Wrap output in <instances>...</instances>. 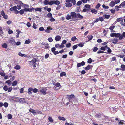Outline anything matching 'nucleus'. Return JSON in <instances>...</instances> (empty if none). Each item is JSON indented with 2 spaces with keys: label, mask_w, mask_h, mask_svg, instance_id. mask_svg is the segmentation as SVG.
Listing matches in <instances>:
<instances>
[{
  "label": "nucleus",
  "mask_w": 125,
  "mask_h": 125,
  "mask_svg": "<svg viewBox=\"0 0 125 125\" xmlns=\"http://www.w3.org/2000/svg\"><path fill=\"white\" fill-rule=\"evenodd\" d=\"M66 5L65 6L66 7H71L72 6V4L70 2L66 3H65Z\"/></svg>",
  "instance_id": "obj_14"
},
{
  "label": "nucleus",
  "mask_w": 125,
  "mask_h": 125,
  "mask_svg": "<svg viewBox=\"0 0 125 125\" xmlns=\"http://www.w3.org/2000/svg\"><path fill=\"white\" fill-rule=\"evenodd\" d=\"M60 3V2L58 0H54V4L58 5Z\"/></svg>",
  "instance_id": "obj_21"
},
{
  "label": "nucleus",
  "mask_w": 125,
  "mask_h": 125,
  "mask_svg": "<svg viewBox=\"0 0 125 125\" xmlns=\"http://www.w3.org/2000/svg\"><path fill=\"white\" fill-rule=\"evenodd\" d=\"M73 12H72L71 13L70 15L68 14L67 15L66 17V18L68 20H69L70 19L72 18L74 21V17H73Z\"/></svg>",
  "instance_id": "obj_5"
},
{
  "label": "nucleus",
  "mask_w": 125,
  "mask_h": 125,
  "mask_svg": "<svg viewBox=\"0 0 125 125\" xmlns=\"http://www.w3.org/2000/svg\"><path fill=\"white\" fill-rule=\"evenodd\" d=\"M48 119L49 121L50 122H52L53 121V120L52 117H50L48 118Z\"/></svg>",
  "instance_id": "obj_42"
},
{
  "label": "nucleus",
  "mask_w": 125,
  "mask_h": 125,
  "mask_svg": "<svg viewBox=\"0 0 125 125\" xmlns=\"http://www.w3.org/2000/svg\"><path fill=\"white\" fill-rule=\"evenodd\" d=\"M100 4L99 3H98L96 6L95 7V8L96 9H97L100 7Z\"/></svg>",
  "instance_id": "obj_63"
},
{
  "label": "nucleus",
  "mask_w": 125,
  "mask_h": 125,
  "mask_svg": "<svg viewBox=\"0 0 125 125\" xmlns=\"http://www.w3.org/2000/svg\"><path fill=\"white\" fill-rule=\"evenodd\" d=\"M37 25L35 23H34L33 26V27L34 29H36L37 28L36 27Z\"/></svg>",
  "instance_id": "obj_62"
},
{
  "label": "nucleus",
  "mask_w": 125,
  "mask_h": 125,
  "mask_svg": "<svg viewBox=\"0 0 125 125\" xmlns=\"http://www.w3.org/2000/svg\"><path fill=\"white\" fill-rule=\"evenodd\" d=\"M115 2L112 1L109 4V6L111 7H113L115 5Z\"/></svg>",
  "instance_id": "obj_20"
},
{
  "label": "nucleus",
  "mask_w": 125,
  "mask_h": 125,
  "mask_svg": "<svg viewBox=\"0 0 125 125\" xmlns=\"http://www.w3.org/2000/svg\"><path fill=\"white\" fill-rule=\"evenodd\" d=\"M46 88H42L41 89L38 91V92L42 93V94L45 95L46 94Z\"/></svg>",
  "instance_id": "obj_3"
},
{
  "label": "nucleus",
  "mask_w": 125,
  "mask_h": 125,
  "mask_svg": "<svg viewBox=\"0 0 125 125\" xmlns=\"http://www.w3.org/2000/svg\"><path fill=\"white\" fill-rule=\"evenodd\" d=\"M47 16L49 18H51L52 17V15L51 13H49L47 14Z\"/></svg>",
  "instance_id": "obj_44"
},
{
  "label": "nucleus",
  "mask_w": 125,
  "mask_h": 125,
  "mask_svg": "<svg viewBox=\"0 0 125 125\" xmlns=\"http://www.w3.org/2000/svg\"><path fill=\"white\" fill-rule=\"evenodd\" d=\"M35 113H34V115H37L39 114H42V112L40 111H39L38 110H35Z\"/></svg>",
  "instance_id": "obj_15"
},
{
  "label": "nucleus",
  "mask_w": 125,
  "mask_h": 125,
  "mask_svg": "<svg viewBox=\"0 0 125 125\" xmlns=\"http://www.w3.org/2000/svg\"><path fill=\"white\" fill-rule=\"evenodd\" d=\"M82 2L84 3H87V1H89L90 0H81Z\"/></svg>",
  "instance_id": "obj_43"
},
{
  "label": "nucleus",
  "mask_w": 125,
  "mask_h": 125,
  "mask_svg": "<svg viewBox=\"0 0 125 125\" xmlns=\"http://www.w3.org/2000/svg\"><path fill=\"white\" fill-rule=\"evenodd\" d=\"M121 67L122 69H120L122 71H124L125 70V65L122 64L121 65Z\"/></svg>",
  "instance_id": "obj_29"
},
{
  "label": "nucleus",
  "mask_w": 125,
  "mask_h": 125,
  "mask_svg": "<svg viewBox=\"0 0 125 125\" xmlns=\"http://www.w3.org/2000/svg\"><path fill=\"white\" fill-rule=\"evenodd\" d=\"M24 10H25V12H31L32 11L34 10V8L32 7L31 8H25L24 9Z\"/></svg>",
  "instance_id": "obj_8"
},
{
  "label": "nucleus",
  "mask_w": 125,
  "mask_h": 125,
  "mask_svg": "<svg viewBox=\"0 0 125 125\" xmlns=\"http://www.w3.org/2000/svg\"><path fill=\"white\" fill-rule=\"evenodd\" d=\"M54 4V0L49 2V5H52Z\"/></svg>",
  "instance_id": "obj_50"
},
{
  "label": "nucleus",
  "mask_w": 125,
  "mask_h": 125,
  "mask_svg": "<svg viewBox=\"0 0 125 125\" xmlns=\"http://www.w3.org/2000/svg\"><path fill=\"white\" fill-rule=\"evenodd\" d=\"M6 83H8L9 85H10L12 83V82L10 80H9L6 82Z\"/></svg>",
  "instance_id": "obj_30"
},
{
  "label": "nucleus",
  "mask_w": 125,
  "mask_h": 125,
  "mask_svg": "<svg viewBox=\"0 0 125 125\" xmlns=\"http://www.w3.org/2000/svg\"><path fill=\"white\" fill-rule=\"evenodd\" d=\"M63 44L62 43H61V45H60L59 48L61 49L63 48L64 47V46Z\"/></svg>",
  "instance_id": "obj_59"
},
{
  "label": "nucleus",
  "mask_w": 125,
  "mask_h": 125,
  "mask_svg": "<svg viewBox=\"0 0 125 125\" xmlns=\"http://www.w3.org/2000/svg\"><path fill=\"white\" fill-rule=\"evenodd\" d=\"M87 37L88 38V41L92 40L93 38V37L92 35L88 36Z\"/></svg>",
  "instance_id": "obj_31"
},
{
  "label": "nucleus",
  "mask_w": 125,
  "mask_h": 125,
  "mask_svg": "<svg viewBox=\"0 0 125 125\" xmlns=\"http://www.w3.org/2000/svg\"><path fill=\"white\" fill-rule=\"evenodd\" d=\"M55 20L54 19L53 17H52L50 19V21L51 22H52L54 21Z\"/></svg>",
  "instance_id": "obj_64"
},
{
  "label": "nucleus",
  "mask_w": 125,
  "mask_h": 125,
  "mask_svg": "<svg viewBox=\"0 0 125 125\" xmlns=\"http://www.w3.org/2000/svg\"><path fill=\"white\" fill-rule=\"evenodd\" d=\"M121 36V34L120 33H115V37H119H119Z\"/></svg>",
  "instance_id": "obj_28"
},
{
  "label": "nucleus",
  "mask_w": 125,
  "mask_h": 125,
  "mask_svg": "<svg viewBox=\"0 0 125 125\" xmlns=\"http://www.w3.org/2000/svg\"><path fill=\"white\" fill-rule=\"evenodd\" d=\"M1 14L5 19H8V16L7 15L5 14L4 11L3 10L1 12Z\"/></svg>",
  "instance_id": "obj_6"
},
{
  "label": "nucleus",
  "mask_w": 125,
  "mask_h": 125,
  "mask_svg": "<svg viewBox=\"0 0 125 125\" xmlns=\"http://www.w3.org/2000/svg\"><path fill=\"white\" fill-rule=\"evenodd\" d=\"M93 66L91 65H88L87 67H85V69L86 70H89L90 68H92Z\"/></svg>",
  "instance_id": "obj_17"
},
{
  "label": "nucleus",
  "mask_w": 125,
  "mask_h": 125,
  "mask_svg": "<svg viewBox=\"0 0 125 125\" xmlns=\"http://www.w3.org/2000/svg\"><path fill=\"white\" fill-rule=\"evenodd\" d=\"M115 26H111L110 27L109 29H110L111 31H113V29L114 28Z\"/></svg>",
  "instance_id": "obj_57"
},
{
  "label": "nucleus",
  "mask_w": 125,
  "mask_h": 125,
  "mask_svg": "<svg viewBox=\"0 0 125 125\" xmlns=\"http://www.w3.org/2000/svg\"><path fill=\"white\" fill-rule=\"evenodd\" d=\"M17 9V7L16 6H15L9 9L10 11H15Z\"/></svg>",
  "instance_id": "obj_12"
},
{
  "label": "nucleus",
  "mask_w": 125,
  "mask_h": 125,
  "mask_svg": "<svg viewBox=\"0 0 125 125\" xmlns=\"http://www.w3.org/2000/svg\"><path fill=\"white\" fill-rule=\"evenodd\" d=\"M102 7L104 9H108L109 8L108 6H105L104 4H103L102 5Z\"/></svg>",
  "instance_id": "obj_47"
},
{
  "label": "nucleus",
  "mask_w": 125,
  "mask_h": 125,
  "mask_svg": "<svg viewBox=\"0 0 125 125\" xmlns=\"http://www.w3.org/2000/svg\"><path fill=\"white\" fill-rule=\"evenodd\" d=\"M20 66L19 65H16L14 67V68L17 70L20 69Z\"/></svg>",
  "instance_id": "obj_32"
},
{
  "label": "nucleus",
  "mask_w": 125,
  "mask_h": 125,
  "mask_svg": "<svg viewBox=\"0 0 125 125\" xmlns=\"http://www.w3.org/2000/svg\"><path fill=\"white\" fill-rule=\"evenodd\" d=\"M48 40L49 42H52L53 41L52 38L51 37H50L48 38Z\"/></svg>",
  "instance_id": "obj_60"
},
{
  "label": "nucleus",
  "mask_w": 125,
  "mask_h": 125,
  "mask_svg": "<svg viewBox=\"0 0 125 125\" xmlns=\"http://www.w3.org/2000/svg\"><path fill=\"white\" fill-rule=\"evenodd\" d=\"M123 37H125V32H123L122 33V35H121V36L119 37V40H122Z\"/></svg>",
  "instance_id": "obj_18"
},
{
  "label": "nucleus",
  "mask_w": 125,
  "mask_h": 125,
  "mask_svg": "<svg viewBox=\"0 0 125 125\" xmlns=\"http://www.w3.org/2000/svg\"><path fill=\"white\" fill-rule=\"evenodd\" d=\"M84 43H82L79 44H78V46L81 47H82L84 46Z\"/></svg>",
  "instance_id": "obj_48"
},
{
  "label": "nucleus",
  "mask_w": 125,
  "mask_h": 125,
  "mask_svg": "<svg viewBox=\"0 0 125 125\" xmlns=\"http://www.w3.org/2000/svg\"><path fill=\"white\" fill-rule=\"evenodd\" d=\"M25 12L24 9L21 10L19 11L20 14L21 15H23L24 14V12Z\"/></svg>",
  "instance_id": "obj_19"
},
{
  "label": "nucleus",
  "mask_w": 125,
  "mask_h": 125,
  "mask_svg": "<svg viewBox=\"0 0 125 125\" xmlns=\"http://www.w3.org/2000/svg\"><path fill=\"white\" fill-rule=\"evenodd\" d=\"M92 62V60L91 58H89L88 60V63H91Z\"/></svg>",
  "instance_id": "obj_53"
},
{
  "label": "nucleus",
  "mask_w": 125,
  "mask_h": 125,
  "mask_svg": "<svg viewBox=\"0 0 125 125\" xmlns=\"http://www.w3.org/2000/svg\"><path fill=\"white\" fill-rule=\"evenodd\" d=\"M101 114H97L95 115V116L97 118H100L101 117Z\"/></svg>",
  "instance_id": "obj_52"
},
{
  "label": "nucleus",
  "mask_w": 125,
  "mask_h": 125,
  "mask_svg": "<svg viewBox=\"0 0 125 125\" xmlns=\"http://www.w3.org/2000/svg\"><path fill=\"white\" fill-rule=\"evenodd\" d=\"M75 96L73 94H72L71 95H68L67 98L69 99V102H71L73 103L72 100L74 99Z\"/></svg>",
  "instance_id": "obj_4"
},
{
  "label": "nucleus",
  "mask_w": 125,
  "mask_h": 125,
  "mask_svg": "<svg viewBox=\"0 0 125 125\" xmlns=\"http://www.w3.org/2000/svg\"><path fill=\"white\" fill-rule=\"evenodd\" d=\"M91 11L93 13H94L95 14H96L97 12V11L95 9L91 10Z\"/></svg>",
  "instance_id": "obj_24"
},
{
  "label": "nucleus",
  "mask_w": 125,
  "mask_h": 125,
  "mask_svg": "<svg viewBox=\"0 0 125 125\" xmlns=\"http://www.w3.org/2000/svg\"><path fill=\"white\" fill-rule=\"evenodd\" d=\"M2 46L3 48H6L7 47V45L6 43H4L2 44Z\"/></svg>",
  "instance_id": "obj_34"
},
{
  "label": "nucleus",
  "mask_w": 125,
  "mask_h": 125,
  "mask_svg": "<svg viewBox=\"0 0 125 125\" xmlns=\"http://www.w3.org/2000/svg\"><path fill=\"white\" fill-rule=\"evenodd\" d=\"M9 43L12 45H14L15 44V42L13 38H11L8 40Z\"/></svg>",
  "instance_id": "obj_9"
},
{
  "label": "nucleus",
  "mask_w": 125,
  "mask_h": 125,
  "mask_svg": "<svg viewBox=\"0 0 125 125\" xmlns=\"http://www.w3.org/2000/svg\"><path fill=\"white\" fill-rule=\"evenodd\" d=\"M66 75V73L65 72H62L61 73L60 76V77H62Z\"/></svg>",
  "instance_id": "obj_26"
},
{
  "label": "nucleus",
  "mask_w": 125,
  "mask_h": 125,
  "mask_svg": "<svg viewBox=\"0 0 125 125\" xmlns=\"http://www.w3.org/2000/svg\"><path fill=\"white\" fill-rule=\"evenodd\" d=\"M85 7L86 8L89 9L90 7V6L88 4H86L85 6Z\"/></svg>",
  "instance_id": "obj_51"
},
{
  "label": "nucleus",
  "mask_w": 125,
  "mask_h": 125,
  "mask_svg": "<svg viewBox=\"0 0 125 125\" xmlns=\"http://www.w3.org/2000/svg\"><path fill=\"white\" fill-rule=\"evenodd\" d=\"M122 20H123L121 18H117V22H119L120 21H121Z\"/></svg>",
  "instance_id": "obj_49"
},
{
  "label": "nucleus",
  "mask_w": 125,
  "mask_h": 125,
  "mask_svg": "<svg viewBox=\"0 0 125 125\" xmlns=\"http://www.w3.org/2000/svg\"><path fill=\"white\" fill-rule=\"evenodd\" d=\"M54 85L57 87H58L59 86L60 84L59 83H54Z\"/></svg>",
  "instance_id": "obj_38"
},
{
  "label": "nucleus",
  "mask_w": 125,
  "mask_h": 125,
  "mask_svg": "<svg viewBox=\"0 0 125 125\" xmlns=\"http://www.w3.org/2000/svg\"><path fill=\"white\" fill-rule=\"evenodd\" d=\"M38 92V89L36 88L33 89V91L34 93H36Z\"/></svg>",
  "instance_id": "obj_55"
},
{
  "label": "nucleus",
  "mask_w": 125,
  "mask_h": 125,
  "mask_svg": "<svg viewBox=\"0 0 125 125\" xmlns=\"http://www.w3.org/2000/svg\"><path fill=\"white\" fill-rule=\"evenodd\" d=\"M111 41H113L112 43L113 44H115L117 43L118 41V39L116 38H114L111 40Z\"/></svg>",
  "instance_id": "obj_11"
},
{
  "label": "nucleus",
  "mask_w": 125,
  "mask_h": 125,
  "mask_svg": "<svg viewBox=\"0 0 125 125\" xmlns=\"http://www.w3.org/2000/svg\"><path fill=\"white\" fill-rule=\"evenodd\" d=\"M55 40L56 41H60L61 39V37L60 36L57 35L56 36L55 38Z\"/></svg>",
  "instance_id": "obj_13"
},
{
  "label": "nucleus",
  "mask_w": 125,
  "mask_h": 125,
  "mask_svg": "<svg viewBox=\"0 0 125 125\" xmlns=\"http://www.w3.org/2000/svg\"><path fill=\"white\" fill-rule=\"evenodd\" d=\"M19 102L23 104L24 103H27V101L25 99L23 98H20Z\"/></svg>",
  "instance_id": "obj_7"
},
{
  "label": "nucleus",
  "mask_w": 125,
  "mask_h": 125,
  "mask_svg": "<svg viewBox=\"0 0 125 125\" xmlns=\"http://www.w3.org/2000/svg\"><path fill=\"white\" fill-rule=\"evenodd\" d=\"M3 89L5 91H7L8 90V88L7 86L5 85L3 87Z\"/></svg>",
  "instance_id": "obj_56"
},
{
  "label": "nucleus",
  "mask_w": 125,
  "mask_h": 125,
  "mask_svg": "<svg viewBox=\"0 0 125 125\" xmlns=\"http://www.w3.org/2000/svg\"><path fill=\"white\" fill-rule=\"evenodd\" d=\"M73 17H74V21L78 20L80 19H82L83 17L79 13L76 14L75 12H73Z\"/></svg>",
  "instance_id": "obj_1"
},
{
  "label": "nucleus",
  "mask_w": 125,
  "mask_h": 125,
  "mask_svg": "<svg viewBox=\"0 0 125 125\" xmlns=\"http://www.w3.org/2000/svg\"><path fill=\"white\" fill-rule=\"evenodd\" d=\"M28 93L29 94H31L33 91V88L30 87L28 89Z\"/></svg>",
  "instance_id": "obj_10"
},
{
  "label": "nucleus",
  "mask_w": 125,
  "mask_h": 125,
  "mask_svg": "<svg viewBox=\"0 0 125 125\" xmlns=\"http://www.w3.org/2000/svg\"><path fill=\"white\" fill-rule=\"evenodd\" d=\"M99 20L101 21L102 22L104 20V17L103 18L102 17H100L99 18Z\"/></svg>",
  "instance_id": "obj_54"
},
{
  "label": "nucleus",
  "mask_w": 125,
  "mask_h": 125,
  "mask_svg": "<svg viewBox=\"0 0 125 125\" xmlns=\"http://www.w3.org/2000/svg\"><path fill=\"white\" fill-rule=\"evenodd\" d=\"M20 98L18 97H15L14 99V101L16 102H19L20 100Z\"/></svg>",
  "instance_id": "obj_33"
},
{
  "label": "nucleus",
  "mask_w": 125,
  "mask_h": 125,
  "mask_svg": "<svg viewBox=\"0 0 125 125\" xmlns=\"http://www.w3.org/2000/svg\"><path fill=\"white\" fill-rule=\"evenodd\" d=\"M34 10H35L36 11H39L41 12L42 11V9L40 8H35Z\"/></svg>",
  "instance_id": "obj_25"
},
{
  "label": "nucleus",
  "mask_w": 125,
  "mask_h": 125,
  "mask_svg": "<svg viewBox=\"0 0 125 125\" xmlns=\"http://www.w3.org/2000/svg\"><path fill=\"white\" fill-rule=\"evenodd\" d=\"M103 17H104V19H108L110 18V16L109 15L105 14L103 15Z\"/></svg>",
  "instance_id": "obj_16"
},
{
  "label": "nucleus",
  "mask_w": 125,
  "mask_h": 125,
  "mask_svg": "<svg viewBox=\"0 0 125 125\" xmlns=\"http://www.w3.org/2000/svg\"><path fill=\"white\" fill-rule=\"evenodd\" d=\"M82 2L81 1H78L76 3V5L78 6H79L81 5Z\"/></svg>",
  "instance_id": "obj_41"
},
{
  "label": "nucleus",
  "mask_w": 125,
  "mask_h": 125,
  "mask_svg": "<svg viewBox=\"0 0 125 125\" xmlns=\"http://www.w3.org/2000/svg\"><path fill=\"white\" fill-rule=\"evenodd\" d=\"M35 110H34L33 109L31 108L29 110V111L31 113H33L34 114V113H35Z\"/></svg>",
  "instance_id": "obj_39"
},
{
  "label": "nucleus",
  "mask_w": 125,
  "mask_h": 125,
  "mask_svg": "<svg viewBox=\"0 0 125 125\" xmlns=\"http://www.w3.org/2000/svg\"><path fill=\"white\" fill-rule=\"evenodd\" d=\"M8 118L9 119H11L12 118V115L11 114H8L7 115Z\"/></svg>",
  "instance_id": "obj_37"
},
{
  "label": "nucleus",
  "mask_w": 125,
  "mask_h": 125,
  "mask_svg": "<svg viewBox=\"0 0 125 125\" xmlns=\"http://www.w3.org/2000/svg\"><path fill=\"white\" fill-rule=\"evenodd\" d=\"M124 121L123 120H120L119 121V124L121 125H123L124 124Z\"/></svg>",
  "instance_id": "obj_35"
},
{
  "label": "nucleus",
  "mask_w": 125,
  "mask_h": 125,
  "mask_svg": "<svg viewBox=\"0 0 125 125\" xmlns=\"http://www.w3.org/2000/svg\"><path fill=\"white\" fill-rule=\"evenodd\" d=\"M76 38L75 36H73V37L71 38V40L72 41H75L76 39Z\"/></svg>",
  "instance_id": "obj_45"
},
{
  "label": "nucleus",
  "mask_w": 125,
  "mask_h": 125,
  "mask_svg": "<svg viewBox=\"0 0 125 125\" xmlns=\"http://www.w3.org/2000/svg\"><path fill=\"white\" fill-rule=\"evenodd\" d=\"M3 105L5 107H7L8 105V104L7 102H5L3 104Z\"/></svg>",
  "instance_id": "obj_46"
},
{
  "label": "nucleus",
  "mask_w": 125,
  "mask_h": 125,
  "mask_svg": "<svg viewBox=\"0 0 125 125\" xmlns=\"http://www.w3.org/2000/svg\"><path fill=\"white\" fill-rule=\"evenodd\" d=\"M38 60L36 58H34L32 60L29 61L28 62L30 66H31L33 65V67H35L37 65L36 62Z\"/></svg>",
  "instance_id": "obj_2"
},
{
  "label": "nucleus",
  "mask_w": 125,
  "mask_h": 125,
  "mask_svg": "<svg viewBox=\"0 0 125 125\" xmlns=\"http://www.w3.org/2000/svg\"><path fill=\"white\" fill-rule=\"evenodd\" d=\"M58 118L59 120L63 121H65L66 120V119L65 118L59 116Z\"/></svg>",
  "instance_id": "obj_22"
},
{
  "label": "nucleus",
  "mask_w": 125,
  "mask_h": 125,
  "mask_svg": "<svg viewBox=\"0 0 125 125\" xmlns=\"http://www.w3.org/2000/svg\"><path fill=\"white\" fill-rule=\"evenodd\" d=\"M18 55L20 56L21 57H23L24 56V57H26V55L25 54H22L21 52H19L18 53Z\"/></svg>",
  "instance_id": "obj_27"
},
{
  "label": "nucleus",
  "mask_w": 125,
  "mask_h": 125,
  "mask_svg": "<svg viewBox=\"0 0 125 125\" xmlns=\"http://www.w3.org/2000/svg\"><path fill=\"white\" fill-rule=\"evenodd\" d=\"M78 46L77 45H75L73 47V49L74 50L76 49L77 48Z\"/></svg>",
  "instance_id": "obj_61"
},
{
  "label": "nucleus",
  "mask_w": 125,
  "mask_h": 125,
  "mask_svg": "<svg viewBox=\"0 0 125 125\" xmlns=\"http://www.w3.org/2000/svg\"><path fill=\"white\" fill-rule=\"evenodd\" d=\"M75 0H71V2L72 3L73 5H75L76 4Z\"/></svg>",
  "instance_id": "obj_36"
},
{
  "label": "nucleus",
  "mask_w": 125,
  "mask_h": 125,
  "mask_svg": "<svg viewBox=\"0 0 125 125\" xmlns=\"http://www.w3.org/2000/svg\"><path fill=\"white\" fill-rule=\"evenodd\" d=\"M49 1L47 0H46L44 1V4L45 5H47L49 4Z\"/></svg>",
  "instance_id": "obj_40"
},
{
  "label": "nucleus",
  "mask_w": 125,
  "mask_h": 125,
  "mask_svg": "<svg viewBox=\"0 0 125 125\" xmlns=\"http://www.w3.org/2000/svg\"><path fill=\"white\" fill-rule=\"evenodd\" d=\"M30 42V41L28 40H26L25 42V43L26 44H29Z\"/></svg>",
  "instance_id": "obj_58"
},
{
  "label": "nucleus",
  "mask_w": 125,
  "mask_h": 125,
  "mask_svg": "<svg viewBox=\"0 0 125 125\" xmlns=\"http://www.w3.org/2000/svg\"><path fill=\"white\" fill-rule=\"evenodd\" d=\"M17 84V81L16 80L15 81L12 83V84L13 86H16Z\"/></svg>",
  "instance_id": "obj_23"
}]
</instances>
